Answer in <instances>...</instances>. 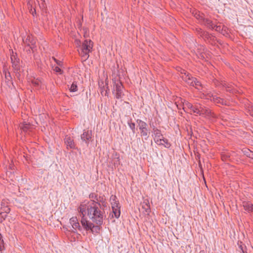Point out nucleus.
Returning a JSON list of instances; mask_svg holds the SVG:
<instances>
[{"instance_id":"obj_57","label":"nucleus","mask_w":253,"mask_h":253,"mask_svg":"<svg viewBox=\"0 0 253 253\" xmlns=\"http://www.w3.org/2000/svg\"><path fill=\"white\" fill-rule=\"evenodd\" d=\"M202 48L203 49V52H204L205 49V47H204L203 46H201V48H200V49L201 50Z\"/></svg>"},{"instance_id":"obj_19","label":"nucleus","mask_w":253,"mask_h":253,"mask_svg":"<svg viewBox=\"0 0 253 253\" xmlns=\"http://www.w3.org/2000/svg\"><path fill=\"white\" fill-rule=\"evenodd\" d=\"M99 200V205H97L98 207L101 209V211H104L105 208H107V203L106 202L105 196Z\"/></svg>"},{"instance_id":"obj_18","label":"nucleus","mask_w":253,"mask_h":253,"mask_svg":"<svg viewBox=\"0 0 253 253\" xmlns=\"http://www.w3.org/2000/svg\"><path fill=\"white\" fill-rule=\"evenodd\" d=\"M200 113L201 115L200 116L206 115L208 116L211 117L212 116L213 113L211 112V111L208 108H205V107L201 105Z\"/></svg>"},{"instance_id":"obj_58","label":"nucleus","mask_w":253,"mask_h":253,"mask_svg":"<svg viewBox=\"0 0 253 253\" xmlns=\"http://www.w3.org/2000/svg\"><path fill=\"white\" fill-rule=\"evenodd\" d=\"M240 248L243 251V247H242V246L241 245L240 246Z\"/></svg>"},{"instance_id":"obj_42","label":"nucleus","mask_w":253,"mask_h":253,"mask_svg":"<svg viewBox=\"0 0 253 253\" xmlns=\"http://www.w3.org/2000/svg\"><path fill=\"white\" fill-rule=\"evenodd\" d=\"M154 141L156 143H157L158 145H163L164 144L162 142L163 140L162 138H159L157 139H154Z\"/></svg>"},{"instance_id":"obj_50","label":"nucleus","mask_w":253,"mask_h":253,"mask_svg":"<svg viewBox=\"0 0 253 253\" xmlns=\"http://www.w3.org/2000/svg\"><path fill=\"white\" fill-rule=\"evenodd\" d=\"M31 13L33 15H34V13H36V9L34 8L33 11L31 9Z\"/></svg>"},{"instance_id":"obj_40","label":"nucleus","mask_w":253,"mask_h":253,"mask_svg":"<svg viewBox=\"0 0 253 253\" xmlns=\"http://www.w3.org/2000/svg\"><path fill=\"white\" fill-rule=\"evenodd\" d=\"M31 126L30 124H27L26 122H24L23 125V129L24 131H26L30 128Z\"/></svg>"},{"instance_id":"obj_25","label":"nucleus","mask_w":253,"mask_h":253,"mask_svg":"<svg viewBox=\"0 0 253 253\" xmlns=\"http://www.w3.org/2000/svg\"><path fill=\"white\" fill-rule=\"evenodd\" d=\"M5 83L7 85H10V84H13V82L12 81V77L11 76L10 73L9 72H7V74H6L5 75Z\"/></svg>"},{"instance_id":"obj_8","label":"nucleus","mask_w":253,"mask_h":253,"mask_svg":"<svg viewBox=\"0 0 253 253\" xmlns=\"http://www.w3.org/2000/svg\"><path fill=\"white\" fill-rule=\"evenodd\" d=\"M23 42L33 52L36 49V39L32 35H28L25 39L23 38Z\"/></svg>"},{"instance_id":"obj_29","label":"nucleus","mask_w":253,"mask_h":253,"mask_svg":"<svg viewBox=\"0 0 253 253\" xmlns=\"http://www.w3.org/2000/svg\"><path fill=\"white\" fill-rule=\"evenodd\" d=\"M71 92H76L78 90V85L77 82H73L69 89Z\"/></svg>"},{"instance_id":"obj_14","label":"nucleus","mask_w":253,"mask_h":253,"mask_svg":"<svg viewBox=\"0 0 253 253\" xmlns=\"http://www.w3.org/2000/svg\"><path fill=\"white\" fill-rule=\"evenodd\" d=\"M181 78L187 84L191 86L193 85L194 80H196V78L192 77L190 74H187V75H185V76H182Z\"/></svg>"},{"instance_id":"obj_30","label":"nucleus","mask_w":253,"mask_h":253,"mask_svg":"<svg viewBox=\"0 0 253 253\" xmlns=\"http://www.w3.org/2000/svg\"><path fill=\"white\" fill-rule=\"evenodd\" d=\"M179 99L181 100V103H183V105H185L188 109L191 110V109L193 108V106L191 103L189 102L188 101H185L184 100V102L182 101V99L181 98H179Z\"/></svg>"},{"instance_id":"obj_16","label":"nucleus","mask_w":253,"mask_h":253,"mask_svg":"<svg viewBox=\"0 0 253 253\" xmlns=\"http://www.w3.org/2000/svg\"><path fill=\"white\" fill-rule=\"evenodd\" d=\"M213 101L216 104H220L222 105H228L227 102L223 98L217 97L216 95H212Z\"/></svg>"},{"instance_id":"obj_27","label":"nucleus","mask_w":253,"mask_h":253,"mask_svg":"<svg viewBox=\"0 0 253 253\" xmlns=\"http://www.w3.org/2000/svg\"><path fill=\"white\" fill-rule=\"evenodd\" d=\"M85 205L81 204L79 207V211L82 215V219L85 218L84 215L85 213Z\"/></svg>"},{"instance_id":"obj_48","label":"nucleus","mask_w":253,"mask_h":253,"mask_svg":"<svg viewBox=\"0 0 253 253\" xmlns=\"http://www.w3.org/2000/svg\"><path fill=\"white\" fill-rule=\"evenodd\" d=\"M8 72H9V71L7 70V68H3L2 72L4 74V75H6V74H7Z\"/></svg>"},{"instance_id":"obj_5","label":"nucleus","mask_w":253,"mask_h":253,"mask_svg":"<svg viewBox=\"0 0 253 253\" xmlns=\"http://www.w3.org/2000/svg\"><path fill=\"white\" fill-rule=\"evenodd\" d=\"M93 45V42L90 40H85L82 43L81 55L87 59L89 57V53L92 51Z\"/></svg>"},{"instance_id":"obj_28","label":"nucleus","mask_w":253,"mask_h":253,"mask_svg":"<svg viewBox=\"0 0 253 253\" xmlns=\"http://www.w3.org/2000/svg\"><path fill=\"white\" fill-rule=\"evenodd\" d=\"M1 209L5 213H8L10 211V209L4 202H2L1 204Z\"/></svg>"},{"instance_id":"obj_34","label":"nucleus","mask_w":253,"mask_h":253,"mask_svg":"<svg viewBox=\"0 0 253 253\" xmlns=\"http://www.w3.org/2000/svg\"><path fill=\"white\" fill-rule=\"evenodd\" d=\"M162 140H163V142H164V145L163 146H164L165 147L167 148H169L171 146V144L170 143L168 139L166 138H164V137H163L162 138Z\"/></svg>"},{"instance_id":"obj_4","label":"nucleus","mask_w":253,"mask_h":253,"mask_svg":"<svg viewBox=\"0 0 253 253\" xmlns=\"http://www.w3.org/2000/svg\"><path fill=\"white\" fill-rule=\"evenodd\" d=\"M136 122L137 127L140 131V136L142 138V140L143 139L147 140L149 137L150 133L147 124L140 119L136 120Z\"/></svg>"},{"instance_id":"obj_38","label":"nucleus","mask_w":253,"mask_h":253,"mask_svg":"<svg viewBox=\"0 0 253 253\" xmlns=\"http://www.w3.org/2000/svg\"><path fill=\"white\" fill-rule=\"evenodd\" d=\"M53 71L60 75H62L64 73V71L58 66L55 67L53 69Z\"/></svg>"},{"instance_id":"obj_23","label":"nucleus","mask_w":253,"mask_h":253,"mask_svg":"<svg viewBox=\"0 0 253 253\" xmlns=\"http://www.w3.org/2000/svg\"><path fill=\"white\" fill-rule=\"evenodd\" d=\"M243 154L246 155L247 157L253 159V152L251 151L249 149L245 148L242 150Z\"/></svg>"},{"instance_id":"obj_15","label":"nucleus","mask_w":253,"mask_h":253,"mask_svg":"<svg viewBox=\"0 0 253 253\" xmlns=\"http://www.w3.org/2000/svg\"><path fill=\"white\" fill-rule=\"evenodd\" d=\"M242 205L246 211L249 212L253 211V204L251 202L244 201L242 203Z\"/></svg>"},{"instance_id":"obj_45","label":"nucleus","mask_w":253,"mask_h":253,"mask_svg":"<svg viewBox=\"0 0 253 253\" xmlns=\"http://www.w3.org/2000/svg\"><path fill=\"white\" fill-rule=\"evenodd\" d=\"M180 73L181 74H183V76H185V75H187V74H189L184 69H180Z\"/></svg>"},{"instance_id":"obj_53","label":"nucleus","mask_w":253,"mask_h":253,"mask_svg":"<svg viewBox=\"0 0 253 253\" xmlns=\"http://www.w3.org/2000/svg\"><path fill=\"white\" fill-rule=\"evenodd\" d=\"M200 56H201V58H203L204 59L205 58L204 56L203 55V52H202L201 53Z\"/></svg>"},{"instance_id":"obj_59","label":"nucleus","mask_w":253,"mask_h":253,"mask_svg":"<svg viewBox=\"0 0 253 253\" xmlns=\"http://www.w3.org/2000/svg\"><path fill=\"white\" fill-rule=\"evenodd\" d=\"M183 110H184V111L186 112L184 107H183Z\"/></svg>"},{"instance_id":"obj_10","label":"nucleus","mask_w":253,"mask_h":253,"mask_svg":"<svg viewBox=\"0 0 253 253\" xmlns=\"http://www.w3.org/2000/svg\"><path fill=\"white\" fill-rule=\"evenodd\" d=\"M92 132L91 130H84L83 134L81 135V138L83 142L88 145L90 141L91 140Z\"/></svg>"},{"instance_id":"obj_3","label":"nucleus","mask_w":253,"mask_h":253,"mask_svg":"<svg viewBox=\"0 0 253 253\" xmlns=\"http://www.w3.org/2000/svg\"><path fill=\"white\" fill-rule=\"evenodd\" d=\"M113 90L112 92L117 99H121L124 95L123 88H124L123 83L119 79L114 78L112 79Z\"/></svg>"},{"instance_id":"obj_46","label":"nucleus","mask_w":253,"mask_h":253,"mask_svg":"<svg viewBox=\"0 0 253 253\" xmlns=\"http://www.w3.org/2000/svg\"><path fill=\"white\" fill-rule=\"evenodd\" d=\"M56 63L60 67H63V63L62 61L58 60Z\"/></svg>"},{"instance_id":"obj_2","label":"nucleus","mask_w":253,"mask_h":253,"mask_svg":"<svg viewBox=\"0 0 253 253\" xmlns=\"http://www.w3.org/2000/svg\"><path fill=\"white\" fill-rule=\"evenodd\" d=\"M93 223L87 220L86 218L81 219V224L86 231H90L93 234H99L102 229L103 221H94Z\"/></svg>"},{"instance_id":"obj_1","label":"nucleus","mask_w":253,"mask_h":253,"mask_svg":"<svg viewBox=\"0 0 253 253\" xmlns=\"http://www.w3.org/2000/svg\"><path fill=\"white\" fill-rule=\"evenodd\" d=\"M87 215L89 218L94 221H104V211H102L96 205H88L87 207Z\"/></svg>"},{"instance_id":"obj_47","label":"nucleus","mask_w":253,"mask_h":253,"mask_svg":"<svg viewBox=\"0 0 253 253\" xmlns=\"http://www.w3.org/2000/svg\"><path fill=\"white\" fill-rule=\"evenodd\" d=\"M75 43L78 45L80 47V48H81V46H82V44H81V41L79 40H76L75 41Z\"/></svg>"},{"instance_id":"obj_41","label":"nucleus","mask_w":253,"mask_h":253,"mask_svg":"<svg viewBox=\"0 0 253 253\" xmlns=\"http://www.w3.org/2000/svg\"><path fill=\"white\" fill-rule=\"evenodd\" d=\"M149 126L150 127L152 128V131H155V130L158 129V128L156 127L155 123L153 122H150Z\"/></svg>"},{"instance_id":"obj_36","label":"nucleus","mask_w":253,"mask_h":253,"mask_svg":"<svg viewBox=\"0 0 253 253\" xmlns=\"http://www.w3.org/2000/svg\"><path fill=\"white\" fill-rule=\"evenodd\" d=\"M116 156L117 157L115 158L114 165L115 167H117L120 164V159L119 156L117 153L116 154Z\"/></svg>"},{"instance_id":"obj_9","label":"nucleus","mask_w":253,"mask_h":253,"mask_svg":"<svg viewBox=\"0 0 253 253\" xmlns=\"http://www.w3.org/2000/svg\"><path fill=\"white\" fill-rule=\"evenodd\" d=\"M104 195H98L97 193L91 192L89 194L88 197L90 200L91 203L88 205H99V200L103 197Z\"/></svg>"},{"instance_id":"obj_43","label":"nucleus","mask_w":253,"mask_h":253,"mask_svg":"<svg viewBox=\"0 0 253 253\" xmlns=\"http://www.w3.org/2000/svg\"><path fill=\"white\" fill-rule=\"evenodd\" d=\"M4 213V212H0V215L1 216V219H0V222H2L3 220H4L7 217V213H6L4 215H3V213Z\"/></svg>"},{"instance_id":"obj_21","label":"nucleus","mask_w":253,"mask_h":253,"mask_svg":"<svg viewBox=\"0 0 253 253\" xmlns=\"http://www.w3.org/2000/svg\"><path fill=\"white\" fill-rule=\"evenodd\" d=\"M203 24L210 29L213 30L214 29V24L213 22L208 18L203 19Z\"/></svg>"},{"instance_id":"obj_20","label":"nucleus","mask_w":253,"mask_h":253,"mask_svg":"<svg viewBox=\"0 0 253 253\" xmlns=\"http://www.w3.org/2000/svg\"><path fill=\"white\" fill-rule=\"evenodd\" d=\"M31 83L37 89H39L41 87L42 80L40 78L34 79L31 81Z\"/></svg>"},{"instance_id":"obj_31","label":"nucleus","mask_w":253,"mask_h":253,"mask_svg":"<svg viewBox=\"0 0 253 253\" xmlns=\"http://www.w3.org/2000/svg\"><path fill=\"white\" fill-rule=\"evenodd\" d=\"M195 31L196 34L201 38H203L205 34V33L206 32V31H205L203 30L201 28H196Z\"/></svg>"},{"instance_id":"obj_7","label":"nucleus","mask_w":253,"mask_h":253,"mask_svg":"<svg viewBox=\"0 0 253 253\" xmlns=\"http://www.w3.org/2000/svg\"><path fill=\"white\" fill-rule=\"evenodd\" d=\"M12 53H13V52H12ZM10 58L12 63V67L14 72L16 74L17 77L19 78L21 76V65L20 64V59L13 54L11 55Z\"/></svg>"},{"instance_id":"obj_39","label":"nucleus","mask_w":253,"mask_h":253,"mask_svg":"<svg viewBox=\"0 0 253 253\" xmlns=\"http://www.w3.org/2000/svg\"><path fill=\"white\" fill-rule=\"evenodd\" d=\"M195 17H196L197 19H198V20H200L202 22H203V19H205V18L204 17V16H203V14H202L201 15L200 13L197 14L196 13V14H195Z\"/></svg>"},{"instance_id":"obj_12","label":"nucleus","mask_w":253,"mask_h":253,"mask_svg":"<svg viewBox=\"0 0 253 253\" xmlns=\"http://www.w3.org/2000/svg\"><path fill=\"white\" fill-rule=\"evenodd\" d=\"M65 143L67 145V148H70L72 149L78 150V148L76 147L74 139L68 135H66L64 139Z\"/></svg>"},{"instance_id":"obj_60","label":"nucleus","mask_w":253,"mask_h":253,"mask_svg":"<svg viewBox=\"0 0 253 253\" xmlns=\"http://www.w3.org/2000/svg\"><path fill=\"white\" fill-rule=\"evenodd\" d=\"M42 1V2H45V0H41Z\"/></svg>"},{"instance_id":"obj_37","label":"nucleus","mask_w":253,"mask_h":253,"mask_svg":"<svg viewBox=\"0 0 253 253\" xmlns=\"http://www.w3.org/2000/svg\"><path fill=\"white\" fill-rule=\"evenodd\" d=\"M214 29L216 31L223 33V27L222 28L221 26H217L216 25H213Z\"/></svg>"},{"instance_id":"obj_49","label":"nucleus","mask_w":253,"mask_h":253,"mask_svg":"<svg viewBox=\"0 0 253 253\" xmlns=\"http://www.w3.org/2000/svg\"><path fill=\"white\" fill-rule=\"evenodd\" d=\"M110 89L108 87V86L107 87V89L105 90V92L104 93V95L106 96L108 93V91H109Z\"/></svg>"},{"instance_id":"obj_32","label":"nucleus","mask_w":253,"mask_h":253,"mask_svg":"<svg viewBox=\"0 0 253 253\" xmlns=\"http://www.w3.org/2000/svg\"><path fill=\"white\" fill-rule=\"evenodd\" d=\"M152 133H153L154 136H155V138L154 139H157V138H160V137L161 136H163L162 133H161V130H160L159 129H158L157 130H155V131H152Z\"/></svg>"},{"instance_id":"obj_6","label":"nucleus","mask_w":253,"mask_h":253,"mask_svg":"<svg viewBox=\"0 0 253 253\" xmlns=\"http://www.w3.org/2000/svg\"><path fill=\"white\" fill-rule=\"evenodd\" d=\"M110 202L114 216L116 218H118L120 216L121 214V206L116 196L112 195L110 197Z\"/></svg>"},{"instance_id":"obj_52","label":"nucleus","mask_w":253,"mask_h":253,"mask_svg":"<svg viewBox=\"0 0 253 253\" xmlns=\"http://www.w3.org/2000/svg\"><path fill=\"white\" fill-rule=\"evenodd\" d=\"M198 164H199V166L201 168L202 167V165H201V161H200V160H199Z\"/></svg>"},{"instance_id":"obj_22","label":"nucleus","mask_w":253,"mask_h":253,"mask_svg":"<svg viewBox=\"0 0 253 253\" xmlns=\"http://www.w3.org/2000/svg\"><path fill=\"white\" fill-rule=\"evenodd\" d=\"M201 107V104H196L193 106L191 111L193 113L196 114V115L200 116V115H201V113H200Z\"/></svg>"},{"instance_id":"obj_54","label":"nucleus","mask_w":253,"mask_h":253,"mask_svg":"<svg viewBox=\"0 0 253 253\" xmlns=\"http://www.w3.org/2000/svg\"><path fill=\"white\" fill-rule=\"evenodd\" d=\"M52 59L55 62V63L58 61V59H57L56 58H55L54 57H52Z\"/></svg>"},{"instance_id":"obj_55","label":"nucleus","mask_w":253,"mask_h":253,"mask_svg":"<svg viewBox=\"0 0 253 253\" xmlns=\"http://www.w3.org/2000/svg\"><path fill=\"white\" fill-rule=\"evenodd\" d=\"M196 159H200V154H198L197 156H196Z\"/></svg>"},{"instance_id":"obj_26","label":"nucleus","mask_w":253,"mask_h":253,"mask_svg":"<svg viewBox=\"0 0 253 253\" xmlns=\"http://www.w3.org/2000/svg\"><path fill=\"white\" fill-rule=\"evenodd\" d=\"M221 85L225 88L227 91L230 92L232 90V85L225 81L222 82Z\"/></svg>"},{"instance_id":"obj_51","label":"nucleus","mask_w":253,"mask_h":253,"mask_svg":"<svg viewBox=\"0 0 253 253\" xmlns=\"http://www.w3.org/2000/svg\"><path fill=\"white\" fill-rule=\"evenodd\" d=\"M41 5L43 7H45V2H42V3H41Z\"/></svg>"},{"instance_id":"obj_13","label":"nucleus","mask_w":253,"mask_h":253,"mask_svg":"<svg viewBox=\"0 0 253 253\" xmlns=\"http://www.w3.org/2000/svg\"><path fill=\"white\" fill-rule=\"evenodd\" d=\"M142 208L144 210L145 213L149 215L151 212L150 206L148 199H145L142 203Z\"/></svg>"},{"instance_id":"obj_24","label":"nucleus","mask_w":253,"mask_h":253,"mask_svg":"<svg viewBox=\"0 0 253 253\" xmlns=\"http://www.w3.org/2000/svg\"><path fill=\"white\" fill-rule=\"evenodd\" d=\"M127 124L130 129L132 130V132L135 133L136 131L135 124L132 122L131 118H130L127 120Z\"/></svg>"},{"instance_id":"obj_33","label":"nucleus","mask_w":253,"mask_h":253,"mask_svg":"<svg viewBox=\"0 0 253 253\" xmlns=\"http://www.w3.org/2000/svg\"><path fill=\"white\" fill-rule=\"evenodd\" d=\"M192 86H194L198 89H200L202 87V84L201 82L196 78V80H194L193 82V85H192Z\"/></svg>"},{"instance_id":"obj_44","label":"nucleus","mask_w":253,"mask_h":253,"mask_svg":"<svg viewBox=\"0 0 253 253\" xmlns=\"http://www.w3.org/2000/svg\"><path fill=\"white\" fill-rule=\"evenodd\" d=\"M248 113L253 117V106H251L248 109Z\"/></svg>"},{"instance_id":"obj_35","label":"nucleus","mask_w":253,"mask_h":253,"mask_svg":"<svg viewBox=\"0 0 253 253\" xmlns=\"http://www.w3.org/2000/svg\"><path fill=\"white\" fill-rule=\"evenodd\" d=\"M4 250L5 247L3 237L0 233V251H2Z\"/></svg>"},{"instance_id":"obj_11","label":"nucleus","mask_w":253,"mask_h":253,"mask_svg":"<svg viewBox=\"0 0 253 253\" xmlns=\"http://www.w3.org/2000/svg\"><path fill=\"white\" fill-rule=\"evenodd\" d=\"M70 223L71 224L73 230L72 232L73 233H76V230L78 229L79 231H81L82 230V227L80 225V224L78 222V220L77 217H72L70 219Z\"/></svg>"},{"instance_id":"obj_56","label":"nucleus","mask_w":253,"mask_h":253,"mask_svg":"<svg viewBox=\"0 0 253 253\" xmlns=\"http://www.w3.org/2000/svg\"><path fill=\"white\" fill-rule=\"evenodd\" d=\"M199 253H206L204 250H201L200 251Z\"/></svg>"},{"instance_id":"obj_17","label":"nucleus","mask_w":253,"mask_h":253,"mask_svg":"<svg viewBox=\"0 0 253 253\" xmlns=\"http://www.w3.org/2000/svg\"><path fill=\"white\" fill-rule=\"evenodd\" d=\"M205 41H207L208 42L212 44V42H214L215 40V37L212 36L208 32L205 33L204 36L202 38Z\"/></svg>"}]
</instances>
